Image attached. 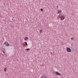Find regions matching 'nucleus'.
I'll list each match as a JSON object with an SVG mask.
<instances>
[{
	"label": "nucleus",
	"instance_id": "nucleus-1",
	"mask_svg": "<svg viewBox=\"0 0 78 78\" xmlns=\"http://www.w3.org/2000/svg\"><path fill=\"white\" fill-rule=\"evenodd\" d=\"M64 19H65V16H62L60 17V20L62 21Z\"/></svg>",
	"mask_w": 78,
	"mask_h": 78
},
{
	"label": "nucleus",
	"instance_id": "nucleus-2",
	"mask_svg": "<svg viewBox=\"0 0 78 78\" xmlns=\"http://www.w3.org/2000/svg\"><path fill=\"white\" fill-rule=\"evenodd\" d=\"M4 44L5 45H6V46H9V44H8V42H5L4 43Z\"/></svg>",
	"mask_w": 78,
	"mask_h": 78
},
{
	"label": "nucleus",
	"instance_id": "nucleus-3",
	"mask_svg": "<svg viewBox=\"0 0 78 78\" xmlns=\"http://www.w3.org/2000/svg\"><path fill=\"white\" fill-rule=\"evenodd\" d=\"M66 50L68 52H71V49L69 48H67Z\"/></svg>",
	"mask_w": 78,
	"mask_h": 78
},
{
	"label": "nucleus",
	"instance_id": "nucleus-4",
	"mask_svg": "<svg viewBox=\"0 0 78 78\" xmlns=\"http://www.w3.org/2000/svg\"><path fill=\"white\" fill-rule=\"evenodd\" d=\"M55 73L56 75H59V76L61 75V74H60V73H58V72H56V73Z\"/></svg>",
	"mask_w": 78,
	"mask_h": 78
},
{
	"label": "nucleus",
	"instance_id": "nucleus-5",
	"mask_svg": "<svg viewBox=\"0 0 78 78\" xmlns=\"http://www.w3.org/2000/svg\"><path fill=\"white\" fill-rule=\"evenodd\" d=\"M39 32L40 34H42V33L43 31L42 30H39Z\"/></svg>",
	"mask_w": 78,
	"mask_h": 78
},
{
	"label": "nucleus",
	"instance_id": "nucleus-6",
	"mask_svg": "<svg viewBox=\"0 0 78 78\" xmlns=\"http://www.w3.org/2000/svg\"><path fill=\"white\" fill-rule=\"evenodd\" d=\"M25 41H27V40H28V38L27 37H26L25 38Z\"/></svg>",
	"mask_w": 78,
	"mask_h": 78
},
{
	"label": "nucleus",
	"instance_id": "nucleus-7",
	"mask_svg": "<svg viewBox=\"0 0 78 78\" xmlns=\"http://www.w3.org/2000/svg\"><path fill=\"white\" fill-rule=\"evenodd\" d=\"M4 72L5 73H6V68H5L4 69Z\"/></svg>",
	"mask_w": 78,
	"mask_h": 78
},
{
	"label": "nucleus",
	"instance_id": "nucleus-8",
	"mask_svg": "<svg viewBox=\"0 0 78 78\" xmlns=\"http://www.w3.org/2000/svg\"><path fill=\"white\" fill-rule=\"evenodd\" d=\"M60 12H61V10H59L58 11V13H59V14H60Z\"/></svg>",
	"mask_w": 78,
	"mask_h": 78
},
{
	"label": "nucleus",
	"instance_id": "nucleus-9",
	"mask_svg": "<svg viewBox=\"0 0 78 78\" xmlns=\"http://www.w3.org/2000/svg\"><path fill=\"white\" fill-rule=\"evenodd\" d=\"M25 44L26 45V46H28V44H27V42H25Z\"/></svg>",
	"mask_w": 78,
	"mask_h": 78
},
{
	"label": "nucleus",
	"instance_id": "nucleus-10",
	"mask_svg": "<svg viewBox=\"0 0 78 78\" xmlns=\"http://www.w3.org/2000/svg\"><path fill=\"white\" fill-rule=\"evenodd\" d=\"M26 50H27V51H28V50H30V49L29 48L27 49Z\"/></svg>",
	"mask_w": 78,
	"mask_h": 78
},
{
	"label": "nucleus",
	"instance_id": "nucleus-11",
	"mask_svg": "<svg viewBox=\"0 0 78 78\" xmlns=\"http://www.w3.org/2000/svg\"><path fill=\"white\" fill-rule=\"evenodd\" d=\"M41 11H43V9H41Z\"/></svg>",
	"mask_w": 78,
	"mask_h": 78
},
{
	"label": "nucleus",
	"instance_id": "nucleus-12",
	"mask_svg": "<svg viewBox=\"0 0 78 78\" xmlns=\"http://www.w3.org/2000/svg\"><path fill=\"white\" fill-rule=\"evenodd\" d=\"M71 40H73V38H71Z\"/></svg>",
	"mask_w": 78,
	"mask_h": 78
},
{
	"label": "nucleus",
	"instance_id": "nucleus-13",
	"mask_svg": "<svg viewBox=\"0 0 78 78\" xmlns=\"http://www.w3.org/2000/svg\"><path fill=\"white\" fill-rule=\"evenodd\" d=\"M51 55H52V52H51Z\"/></svg>",
	"mask_w": 78,
	"mask_h": 78
},
{
	"label": "nucleus",
	"instance_id": "nucleus-14",
	"mask_svg": "<svg viewBox=\"0 0 78 78\" xmlns=\"http://www.w3.org/2000/svg\"><path fill=\"white\" fill-rule=\"evenodd\" d=\"M3 53H5V52L4 51H3Z\"/></svg>",
	"mask_w": 78,
	"mask_h": 78
}]
</instances>
